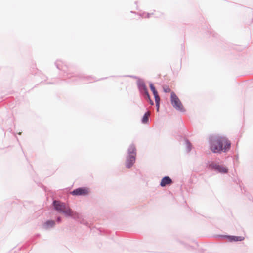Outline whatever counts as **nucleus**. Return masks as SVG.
Returning <instances> with one entry per match:
<instances>
[{"label":"nucleus","mask_w":253,"mask_h":253,"mask_svg":"<svg viewBox=\"0 0 253 253\" xmlns=\"http://www.w3.org/2000/svg\"><path fill=\"white\" fill-rule=\"evenodd\" d=\"M209 149L214 154L227 153L231 149V143L225 136L219 134H211L209 136Z\"/></svg>","instance_id":"f257e3e1"},{"label":"nucleus","mask_w":253,"mask_h":253,"mask_svg":"<svg viewBox=\"0 0 253 253\" xmlns=\"http://www.w3.org/2000/svg\"><path fill=\"white\" fill-rule=\"evenodd\" d=\"M52 205L54 210L59 213L64 214L66 217H69L72 215L73 210L64 202L60 200H53Z\"/></svg>","instance_id":"f03ea898"},{"label":"nucleus","mask_w":253,"mask_h":253,"mask_svg":"<svg viewBox=\"0 0 253 253\" xmlns=\"http://www.w3.org/2000/svg\"><path fill=\"white\" fill-rule=\"evenodd\" d=\"M136 148L134 144H131L127 149L125 166L130 169L134 164L136 159Z\"/></svg>","instance_id":"7ed1b4c3"},{"label":"nucleus","mask_w":253,"mask_h":253,"mask_svg":"<svg viewBox=\"0 0 253 253\" xmlns=\"http://www.w3.org/2000/svg\"><path fill=\"white\" fill-rule=\"evenodd\" d=\"M206 167L211 171H215L218 173L226 174L228 172V168L222 165H220L214 161H208Z\"/></svg>","instance_id":"20e7f679"},{"label":"nucleus","mask_w":253,"mask_h":253,"mask_svg":"<svg viewBox=\"0 0 253 253\" xmlns=\"http://www.w3.org/2000/svg\"><path fill=\"white\" fill-rule=\"evenodd\" d=\"M170 102L172 106L175 108L176 110L179 111L181 112H185V109L182 105L181 101L179 98L178 97L176 93L171 91L170 93Z\"/></svg>","instance_id":"39448f33"},{"label":"nucleus","mask_w":253,"mask_h":253,"mask_svg":"<svg viewBox=\"0 0 253 253\" xmlns=\"http://www.w3.org/2000/svg\"><path fill=\"white\" fill-rule=\"evenodd\" d=\"M70 81L68 82H73L77 84H80L82 83V81L84 80H86L87 81H90L91 80H94V81H99L101 80H103L104 78H101L99 79H96L94 77L90 76H85L84 75L80 74L78 75H74L69 77L68 78ZM107 78H104V79H106Z\"/></svg>","instance_id":"423d86ee"},{"label":"nucleus","mask_w":253,"mask_h":253,"mask_svg":"<svg viewBox=\"0 0 253 253\" xmlns=\"http://www.w3.org/2000/svg\"><path fill=\"white\" fill-rule=\"evenodd\" d=\"M90 190L87 187L82 186L73 189L70 194L75 196H86L89 194Z\"/></svg>","instance_id":"0eeeda50"},{"label":"nucleus","mask_w":253,"mask_h":253,"mask_svg":"<svg viewBox=\"0 0 253 253\" xmlns=\"http://www.w3.org/2000/svg\"><path fill=\"white\" fill-rule=\"evenodd\" d=\"M137 86L141 97L144 99L148 96H149L150 94L145 82L143 83L139 82Z\"/></svg>","instance_id":"6e6552de"},{"label":"nucleus","mask_w":253,"mask_h":253,"mask_svg":"<svg viewBox=\"0 0 253 253\" xmlns=\"http://www.w3.org/2000/svg\"><path fill=\"white\" fill-rule=\"evenodd\" d=\"M219 237L222 239H225L230 242L242 241L245 239V238L241 236L221 234L219 235Z\"/></svg>","instance_id":"1a4fd4ad"},{"label":"nucleus","mask_w":253,"mask_h":253,"mask_svg":"<svg viewBox=\"0 0 253 253\" xmlns=\"http://www.w3.org/2000/svg\"><path fill=\"white\" fill-rule=\"evenodd\" d=\"M74 220H77L80 223L84 225L87 227H90L88 222L86 221L78 212L72 211V215L70 217Z\"/></svg>","instance_id":"9d476101"},{"label":"nucleus","mask_w":253,"mask_h":253,"mask_svg":"<svg viewBox=\"0 0 253 253\" xmlns=\"http://www.w3.org/2000/svg\"><path fill=\"white\" fill-rule=\"evenodd\" d=\"M55 225L56 223L54 220L48 219L43 223L42 228L46 230H48L51 228H54Z\"/></svg>","instance_id":"9b49d317"},{"label":"nucleus","mask_w":253,"mask_h":253,"mask_svg":"<svg viewBox=\"0 0 253 253\" xmlns=\"http://www.w3.org/2000/svg\"><path fill=\"white\" fill-rule=\"evenodd\" d=\"M171 178L169 176H165L161 180L160 185L162 187H166L167 185L172 183Z\"/></svg>","instance_id":"f8f14e48"},{"label":"nucleus","mask_w":253,"mask_h":253,"mask_svg":"<svg viewBox=\"0 0 253 253\" xmlns=\"http://www.w3.org/2000/svg\"><path fill=\"white\" fill-rule=\"evenodd\" d=\"M56 68L60 70L65 71L64 67H67L66 65L62 60H57L55 62Z\"/></svg>","instance_id":"ddd939ff"},{"label":"nucleus","mask_w":253,"mask_h":253,"mask_svg":"<svg viewBox=\"0 0 253 253\" xmlns=\"http://www.w3.org/2000/svg\"><path fill=\"white\" fill-rule=\"evenodd\" d=\"M150 115V113L148 111H146L143 114L141 121V123L143 124H148L149 123V116Z\"/></svg>","instance_id":"4468645a"},{"label":"nucleus","mask_w":253,"mask_h":253,"mask_svg":"<svg viewBox=\"0 0 253 253\" xmlns=\"http://www.w3.org/2000/svg\"><path fill=\"white\" fill-rule=\"evenodd\" d=\"M150 89L152 91L154 96L155 95L158 94V92L154 84L152 82H150L149 83Z\"/></svg>","instance_id":"2eb2a0df"},{"label":"nucleus","mask_w":253,"mask_h":253,"mask_svg":"<svg viewBox=\"0 0 253 253\" xmlns=\"http://www.w3.org/2000/svg\"><path fill=\"white\" fill-rule=\"evenodd\" d=\"M185 141L186 146V151L187 153H189L192 150V145L190 141L188 139L186 138Z\"/></svg>","instance_id":"dca6fc26"},{"label":"nucleus","mask_w":253,"mask_h":253,"mask_svg":"<svg viewBox=\"0 0 253 253\" xmlns=\"http://www.w3.org/2000/svg\"><path fill=\"white\" fill-rule=\"evenodd\" d=\"M126 77H130V78H131L133 79H137V82H136L137 85H138V83L139 82H140L141 83H143V82H144L143 79L140 78V77H139L138 76H135V75H127V76H126Z\"/></svg>","instance_id":"f3484780"},{"label":"nucleus","mask_w":253,"mask_h":253,"mask_svg":"<svg viewBox=\"0 0 253 253\" xmlns=\"http://www.w3.org/2000/svg\"><path fill=\"white\" fill-rule=\"evenodd\" d=\"M144 100H145L146 101L148 102L152 106L154 105V102L151 98L150 95H149V96H148Z\"/></svg>","instance_id":"a211bd4d"},{"label":"nucleus","mask_w":253,"mask_h":253,"mask_svg":"<svg viewBox=\"0 0 253 253\" xmlns=\"http://www.w3.org/2000/svg\"><path fill=\"white\" fill-rule=\"evenodd\" d=\"M154 97L155 103H160L161 99L159 97V94L155 95V96H154Z\"/></svg>","instance_id":"6ab92c4d"},{"label":"nucleus","mask_w":253,"mask_h":253,"mask_svg":"<svg viewBox=\"0 0 253 253\" xmlns=\"http://www.w3.org/2000/svg\"><path fill=\"white\" fill-rule=\"evenodd\" d=\"M163 91L165 93H169L171 91V90L169 87H164Z\"/></svg>","instance_id":"aec40b11"},{"label":"nucleus","mask_w":253,"mask_h":253,"mask_svg":"<svg viewBox=\"0 0 253 253\" xmlns=\"http://www.w3.org/2000/svg\"><path fill=\"white\" fill-rule=\"evenodd\" d=\"M56 221L58 223H60L62 222V218L60 216H57L56 217Z\"/></svg>","instance_id":"412c9836"},{"label":"nucleus","mask_w":253,"mask_h":253,"mask_svg":"<svg viewBox=\"0 0 253 253\" xmlns=\"http://www.w3.org/2000/svg\"><path fill=\"white\" fill-rule=\"evenodd\" d=\"M155 104H156V111H157V112H159V109H160V103H155Z\"/></svg>","instance_id":"4be33fe9"},{"label":"nucleus","mask_w":253,"mask_h":253,"mask_svg":"<svg viewBox=\"0 0 253 253\" xmlns=\"http://www.w3.org/2000/svg\"><path fill=\"white\" fill-rule=\"evenodd\" d=\"M40 236V234H36L35 236H34V238L33 240L36 239V238H39V237Z\"/></svg>","instance_id":"5701e85b"},{"label":"nucleus","mask_w":253,"mask_h":253,"mask_svg":"<svg viewBox=\"0 0 253 253\" xmlns=\"http://www.w3.org/2000/svg\"><path fill=\"white\" fill-rule=\"evenodd\" d=\"M147 18H150V16L152 14H153V13H147Z\"/></svg>","instance_id":"b1692460"},{"label":"nucleus","mask_w":253,"mask_h":253,"mask_svg":"<svg viewBox=\"0 0 253 253\" xmlns=\"http://www.w3.org/2000/svg\"><path fill=\"white\" fill-rule=\"evenodd\" d=\"M14 135H15V137H16V139H17V140L18 141V137L16 136V135H15V134H14Z\"/></svg>","instance_id":"393cba45"},{"label":"nucleus","mask_w":253,"mask_h":253,"mask_svg":"<svg viewBox=\"0 0 253 253\" xmlns=\"http://www.w3.org/2000/svg\"><path fill=\"white\" fill-rule=\"evenodd\" d=\"M21 134H22V132H19V133H18V135H21Z\"/></svg>","instance_id":"a878e982"},{"label":"nucleus","mask_w":253,"mask_h":253,"mask_svg":"<svg viewBox=\"0 0 253 253\" xmlns=\"http://www.w3.org/2000/svg\"><path fill=\"white\" fill-rule=\"evenodd\" d=\"M53 83H51V82H49V83H48L47 84H52Z\"/></svg>","instance_id":"bb28decb"},{"label":"nucleus","mask_w":253,"mask_h":253,"mask_svg":"<svg viewBox=\"0 0 253 253\" xmlns=\"http://www.w3.org/2000/svg\"><path fill=\"white\" fill-rule=\"evenodd\" d=\"M137 3V1H135V3L136 4Z\"/></svg>","instance_id":"cd10ccee"},{"label":"nucleus","mask_w":253,"mask_h":253,"mask_svg":"<svg viewBox=\"0 0 253 253\" xmlns=\"http://www.w3.org/2000/svg\"><path fill=\"white\" fill-rule=\"evenodd\" d=\"M252 23H253V18L252 19Z\"/></svg>","instance_id":"c85d7f7f"}]
</instances>
